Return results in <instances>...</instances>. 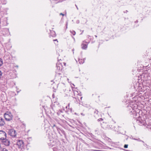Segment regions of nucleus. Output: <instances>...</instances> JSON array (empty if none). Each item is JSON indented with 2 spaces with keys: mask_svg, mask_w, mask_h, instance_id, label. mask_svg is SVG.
I'll return each mask as SVG.
<instances>
[{
  "mask_svg": "<svg viewBox=\"0 0 151 151\" xmlns=\"http://www.w3.org/2000/svg\"><path fill=\"white\" fill-rule=\"evenodd\" d=\"M128 145H125L124 147L125 148H127L128 147Z\"/></svg>",
  "mask_w": 151,
  "mask_h": 151,
  "instance_id": "obj_25",
  "label": "nucleus"
},
{
  "mask_svg": "<svg viewBox=\"0 0 151 151\" xmlns=\"http://www.w3.org/2000/svg\"><path fill=\"white\" fill-rule=\"evenodd\" d=\"M69 105H70V104H68V106H66L65 109H64V110H65V111L66 112H68L69 111Z\"/></svg>",
  "mask_w": 151,
  "mask_h": 151,
  "instance_id": "obj_11",
  "label": "nucleus"
},
{
  "mask_svg": "<svg viewBox=\"0 0 151 151\" xmlns=\"http://www.w3.org/2000/svg\"><path fill=\"white\" fill-rule=\"evenodd\" d=\"M109 127H110V128H111V129H113V130H115V127L114 126H111V127H110V126H109Z\"/></svg>",
  "mask_w": 151,
  "mask_h": 151,
  "instance_id": "obj_22",
  "label": "nucleus"
},
{
  "mask_svg": "<svg viewBox=\"0 0 151 151\" xmlns=\"http://www.w3.org/2000/svg\"><path fill=\"white\" fill-rule=\"evenodd\" d=\"M2 73H1V71H0V78H1V77L2 76Z\"/></svg>",
  "mask_w": 151,
  "mask_h": 151,
  "instance_id": "obj_27",
  "label": "nucleus"
},
{
  "mask_svg": "<svg viewBox=\"0 0 151 151\" xmlns=\"http://www.w3.org/2000/svg\"><path fill=\"white\" fill-rule=\"evenodd\" d=\"M128 12V11L127 10H126L125 12H124V13H127V12Z\"/></svg>",
  "mask_w": 151,
  "mask_h": 151,
  "instance_id": "obj_30",
  "label": "nucleus"
},
{
  "mask_svg": "<svg viewBox=\"0 0 151 151\" xmlns=\"http://www.w3.org/2000/svg\"><path fill=\"white\" fill-rule=\"evenodd\" d=\"M82 97H80V99H81H81H82Z\"/></svg>",
  "mask_w": 151,
  "mask_h": 151,
  "instance_id": "obj_37",
  "label": "nucleus"
},
{
  "mask_svg": "<svg viewBox=\"0 0 151 151\" xmlns=\"http://www.w3.org/2000/svg\"><path fill=\"white\" fill-rule=\"evenodd\" d=\"M56 128L57 129V131H58V132L60 134V131L62 132V131L60 129L57 127H56Z\"/></svg>",
  "mask_w": 151,
  "mask_h": 151,
  "instance_id": "obj_20",
  "label": "nucleus"
},
{
  "mask_svg": "<svg viewBox=\"0 0 151 151\" xmlns=\"http://www.w3.org/2000/svg\"><path fill=\"white\" fill-rule=\"evenodd\" d=\"M3 64V62L1 58H0V67H1Z\"/></svg>",
  "mask_w": 151,
  "mask_h": 151,
  "instance_id": "obj_18",
  "label": "nucleus"
},
{
  "mask_svg": "<svg viewBox=\"0 0 151 151\" xmlns=\"http://www.w3.org/2000/svg\"><path fill=\"white\" fill-rule=\"evenodd\" d=\"M9 75L11 79H13L16 77V75L13 71L10 72Z\"/></svg>",
  "mask_w": 151,
  "mask_h": 151,
  "instance_id": "obj_5",
  "label": "nucleus"
},
{
  "mask_svg": "<svg viewBox=\"0 0 151 151\" xmlns=\"http://www.w3.org/2000/svg\"><path fill=\"white\" fill-rule=\"evenodd\" d=\"M1 151H8V150L6 148H3L1 150Z\"/></svg>",
  "mask_w": 151,
  "mask_h": 151,
  "instance_id": "obj_24",
  "label": "nucleus"
},
{
  "mask_svg": "<svg viewBox=\"0 0 151 151\" xmlns=\"http://www.w3.org/2000/svg\"><path fill=\"white\" fill-rule=\"evenodd\" d=\"M72 51L73 52V51H74V49H72Z\"/></svg>",
  "mask_w": 151,
  "mask_h": 151,
  "instance_id": "obj_38",
  "label": "nucleus"
},
{
  "mask_svg": "<svg viewBox=\"0 0 151 151\" xmlns=\"http://www.w3.org/2000/svg\"><path fill=\"white\" fill-rule=\"evenodd\" d=\"M50 37H55L56 36V34L55 31H51L50 35Z\"/></svg>",
  "mask_w": 151,
  "mask_h": 151,
  "instance_id": "obj_10",
  "label": "nucleus"
},
{
  "mask_svg": "<svg viewBox=\"0 0 151 151\" xmlns=\"http://www.w3.org/2000/svg\"><path fill=\"white\" fill-rule=\"evenodd\" d=\"M5 124L4 120L2 118L0 117V126H3Z\"/></svg>",
  "mask_w": 151,
  "mask_h": 151,
  "instance_id": "obj_8",
  "label": "nucleus"
},
{
  "mask_svg": "<svg viewBox=\"0 0 151 151\" xmlns=\"http://www.w3.org/2000/svg\"><path fill=\"white\" fill-rule=\"evenodd\" d=\"M53 127H56L55 124H54L53 126Z\"/></svg>",
  "mask_w": 151,
  "mask_h": 151,
  "instance_id": "obj_35",
  "label": "nucleus"
},
{
  "mask_svg": "<svg viewBox=\"0 0 151 151\" xmlns=\"http://www.w3.org/2000/svg\"><path fill=\"white\" fill-rule=\"evenodd\" d=\"M133 139L134 140H137V139H136V138H133Z\"/></svg>",
  "mask_w": 151,
  "mask_h": 151,
  "instance_id": "obj_36",
  "label": "nucleus"
},
{
  "mask_svg": "<svg viewBox=\"0 0 151 151\" xmlns=\"http://www.w3.org/2000/svg\"><path fill=\"white\" fill-rule=\"evenodd\" d=\"M6 133L0 130V139L2 140L6 138Z\"/></svg>",
  "mask_w": 151,
  "mask_h": 151,
  "instance_id": "obj_4",
  "label": "nucleus"
},
{
  "mask_svg": "<svg viewBox=\"0 0 151 151\" xmlns=\"http://www.w3.org/2000/svg\"><path fill=\"white\" fill-rule=\"evenodd\" d=\"M78 61H79V63L80 64H83L84 62V59H78Z\"/></svg>",
  "mask_w": 151,
  "mask_h": 151,
  "instance_id": "obj_15",
  "label": "nucleus"
},
{
  "mask_svg": "<svg viewBox=\"0 0 151 151\" xmlns=\"http://www.w3.org/2000/svg\"><path fill=\"white\" fill-rule=\"evenodd\" d=\"M16 145L18 146L19 148L22 149L24 145V143L22 140H17Z\"/></svg>",
  "mask_w": 151,
  "mask_h": 151,
  "instance_id": "obj_3",
  "label": "nucleus"
},
{
  "mask_svg": "<svg viewBox=\"0 0 151 151\" xmlns=\"http://www.w3.org/2000/svg\"><path fill=\"white\" fill-rule=\"evenodd\" d=\"M1 1L2 4H6L7 2L6 0H1Z\"/></svg>",
  "mask_w": 151,
  "mask_h": 151,
  "instance_id": "obj_17",
  "label": "nucleus"
},
{
  "mask_svg": "<svg viewBox=\"0 0 151 151\" xmlns=\"http://www.w3.org/2000/svg\"><path fill=\"white\" fill-rule=\"evenodd\" d=\"M2 140H3L4 144L6 146H9V145L10 142L8 140L5 139H2Z\"/></svg>",
  "mask_w": 151,
  "mask_h": 151,
  "instance_id": "obj_6",
  "label": "nucleus"
},
{
  "mask_svg": "<svg viewBox=\"0 0 151 151\" xmlns=\"http://www.w3.org/2000/svg\"><path fill=\"white\" fill-rule=\"evenodd\" d=\"M53 41H57V42H58L57 39L54 40H53Z\"/></svg>",
  "mask_w": 151,
  "mask_h": 151,
  "instance_id": "obj_34",
  "label": "nucleus"
},
{
  "mask_svg": "<svg viewBox=\"0 0 151 151\" xmlns=\"http://www.w3.org/2000/svg\"><path fill=\"white\" fill-rule=\"evenodd\" d=\"M13 115L10 112H7L4 114L5 119L7 121H10L12 120Z\"/></svg>",
  "mask_w": 151,
  "mask_h": 151,
  "instance_id": "obj_1",
  "label": "nucleus"
},
{
  "mask_svg": "<svg viewBox=\"0 0 151 151\" xmlns=\"http://www.w3.org/2000/svg\"><path fill=\"white\" fill-rule=\"evenodd\" d=\"M69 111H70L71 112L72 111V109H71V108H70V109L69 108Z\"/></svg>",
  "mask_w": 151,
  "mask_h": 151,
  "instance_id": "obj_31",
  "label": "nucleus"
},
{
  "mask_svg": "<svg viewBox=\"0 0 151 151\" xmlns=\"http://www.w3.org/2000/svg\"><path fill=\"white\" fill-rule=\"evenodd\" d=\"M58 84H56L55 82H53V84H52L51 87L54 89H56L58 87Z\"/></svg>",
  "mask_w": 151,
  "mask_h": 151,
  "instance_id": "obj_9",
  "label": "nucleus"
},
{
  "mask_svg": "<svg viewBox=\"0 0 151 151\" xmlns=\"http://www.w3.org/2000/svg\"><path fill=\"white\" fill-rule=\"evenodd\" d=\"M130 106L131 107L132 110L134 111H133V112H134V111H137L136 110L137 109L135 107L136 106H135L134 107L132 106Z\"/></svg>",
  "mask_w": 151,
  "mask_h": 151,
  "instance_id": "obj_14",
  "label": "nucleus"
},
{
  "mask_svg": "<svg viewBox=\"0 0 151 151\" xmlns=\"http://www.w3.org/2000/svg\"><path fill=\"white\" fill-rule=\"evenodd\" d=\"M64 65H66V63H64Z\"/></svg>",
  "mask_w": 151,
  "mask_h": 151,
  "instance_id": "obj_39",
  "label": "nucleus"
},
{
  "mask_svg": "<svg viewBox=\"0 0 151 151\" xmlns=\"http://www.w3.org/2000/svg\"><path fill=\"white\" fill-rule=\"evenodd\" d=\"M87 42L83 41L81 44V48L83 49H86L87 48L88 46V44H87Z\"/></svg>",
  "mask_w": 151,
  "mask_h": 151,
  "instance_id": "obj_7",
  "label": "nucleus"
},
{
  "mask_svg": "<svg viewBox=\"0 0 151 151\" xmlns=\"http://www.w3.org/2000/svg\"><path fill=\"white\" fill-rule=\"evenodd\" d=\"M8 134L9 135L13 137H15L17 134L16 131L13 129H8Z\"/></svg>",
  "mask_w": 151,
  "mask_h": 151,
  "instance_id": "obj_2",
  "label": "nucleus"
},
{
  "mask_svg": "<svg viewBox=\"0 0 151 151\" xmlns=\"http://www.w3.org/2000/svg\"><path fill=\"white\" fill-rule=\"evenodd\" d=\"M60 15H62L63 16H64V14L62 13H60Z\"/></svg>",
  "mask_w": 151,
  "mask_h": 151,
  "instance_id": "obj_29",
  "label": "nucleus"
},
{
  "mask_svg": "<svg viewBox=\"0 0 151 151\" xmlns=\"http://www.w3.org/2000/svg\"><path fill=\"white\" fill-rule=\"evenodd\" d=\"M138 123H139L140 125H144L143 121L142 120H139L137 121Z\"/></svg>",
  "mask_w": 151,
  "mask_h": 151,
  "instance_id": "obj_13",
  "label": "nucleus"
},
{
  "mask_svg": "<svg viewBox=\"0 0 151 151\" xmlns=\"http://www.w3.org/2000/svg\"><path fill=\"white\" fill-rule=\"evenodd\" d=\"M75 6L76 7V8H77V9L78 10V7L76 5V4H75Z\"/></svg>",
  "mask_w": 151,
  "mask_h": 151,
  "instance_id": "obj_32",
  "label": "nucleus"
},
{
  "mask_svg": "<svg viewBox=\"0 0 151 151\" xmlns=\"http://www.w3.org/2000/svg\"><path fill=\"white\" fill-rule=\"evenodd\" d=\"M95 37H97V36L95 35Z\"/></svg>",
  "mask_w": 151,
  "mask_h": 151,
  "instance_id": "obj_40",
  "label": "nucleus"
},
{
  "mask_svg": "<svg viewBox=\"0 0 151 151\" xmlns=\"http://www.w3.org/2000/svg\"><path fill=\"white\" fill-rule=\"evenodd\" d=\"M94 113L95 114V117H97V115H98V114L99 113V111L97 110H95Z\"/></svg>",
  "mask_w": 151,
  "mask_h": 151,
  "instance_id": "obj_12",
  "label": "nucleus"
},
{
  "mask_svg": "<svg viewBox=\"0 0 151 151\" xmlns=\"http://www.w3.org/2000/svg\"><path fill=\"white\" fill-rule=\"evenodd\" d=\"M81 115H82L83 116H84L85 115L83 113H81Z\"/></svg>",
  "mask_w": 151,
  "mask_h": 151,
  "instance_id": "obj_33",
  "label": "nucleus"
},
{
  "mask_svg": "<svg viewBox=\"0 0 151 151\" xmlns=\"http://www.w3.org/2000/svg\"><path fill=\"white\" fill-rule=\"evenodd\" d=\"M52 96H53V97L54 98V97H53V96H54V94H53Z\"/></svg>",
  "mask_w": 151,
  "mask_h": 151,
  "instance_id": "obj_41",
  "label": "nucleus"
},
{
  "mask_svg": "<svg viewBox=\"0 0 151 151\" xmlns=\"http://www.w3.org/2000/svg\"><path fill=\"white\" fill-rule=\"evenodd\" d=\"M53 150L54 151H60V149L56 147H54L53 148Z\"/></svg>",
  "mask_w": 151,
  "mask_h": 151,
  "instance_id": "obj_16",
  "label": "nucleus"
},
{
  "mask_svg": "<svg viewBox=\"0 0 151 151\" xmlns=\"http://www.w3.org/2000/svg\"><path fill=\"white\" fill-rule=\"evenodd\" d=\"M137 140L139 141H142L140 140V139L138 138V139H137Z\"/></svg>",
  "mask_w": 151,
  "mask_h": 151,
  "instance_id": "obj_28",
  "label": "nucleus"
},
{
  "mask_svg": "<svg viewBox=\"0 0 151 151\" xmlns=\"http://www.w3.org/2000/svg\"><path fill=\"white\" fill-rule=\"evenodd\" d=\"M70 32L73 35H75L76 34V32L75 31L73 30L72 31H70Z\"/></svg>",
  "mask_w": 151,
  "mask_h": 151,
  "instance_id": "obj_21",
  "label": "nucleus"
},
{
  "mask_svg": "<svg viewBox=\"0 0 151 151\" xmlns=\"http://www.w3.org/2000/svg\"><path fill=\"white\" fill-rule=\"evenodd\" d=\"M103 120V119L101 118L98 119L97 120L99 122L102 121Z\"/></svg>",
  "mask_w": 151,
  "mask_h": 151,
  "instance_id": "obj_23",
  "label": "nucleus"
},
{
  "mask_svg": "<svg viewBox=\"0 0 151 151\" xmlns=\"http://www.w3.org/2000/svg\"><path fill=\"white\" fill-rule=\"evenodd\" d=\"M61 112H62V111H60L58 112L57 114L58 115H59L60 114Z\"/></svg>",
  "mask_w": 151,
  "mask_h": 151,
  "instance_id": "obj_26",
  "label": "nucleus"
},
{
  "mask_svg": "<svg viewBox=\"0 0 151 151\" xmlns=\"http://www.w3.org/2000/svg\"><path fill=\"white\" fill-rule=\"evenodd\" d=\"M56 67L57 68V69L59 70H60V67L59 65V64H56Z\"/></svg>",
  "mask_w": 151,
  "mask_h": 151,
  "instance_id": "obj_19",
  "label": "nucleus"
}]
</instances>
